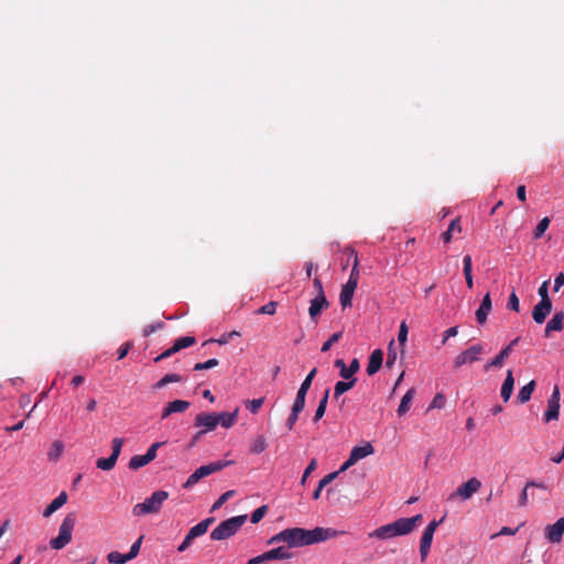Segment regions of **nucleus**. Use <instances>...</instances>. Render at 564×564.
<instances>
[{
  "label": "nucleus",
  "mask_w": 564,
  "mask_h": 564,
  "mask_svg": "<svg viewBox=\"0 0 564 564\" xmlns=\"http://www.w3.org/2000/svg\"><path fill=\"white\" fill-rule=\"evenodd\" d=\"M337 532L330 528L316 527L313 530L303 528H291L284 529L281 532L274 534L268 541V544H276L283 542L285 546H279L268 552L270 561L273 560H289L292 554L288 551L289 547H302L312 545L315 543L327 541L335 538Z\"/></svg>",
  "instance_id": "obj_1"
},
{
  "label": "nucleus",
  "mask_w": 564,
  "mask_h": 564,
  "mask_svg": "<svg viewBox=\"0 0 564 564\" xmlns=\"http://www.w3.org/2000/svg\"><path fill=\"white\" fill-rule=\"evenodd\" d=\"M422 514H416L411 518H400L392 523L377 528L369 534V536L386 540L399 535H405L411 533L414 528L422 522Z\"/></svg>",
  "instance_id": "obj_2"
},
{
  "label": "nucleus",
  "mask_w": 564,
  "mask_h": 564,
  "mask_svg": "<svg viewBox=\"0 0 564 564\" xmlns=\"http://www.w3.org/2000/svg\"><path fill=\"white\" fill-rule=\"evenodd\" d=\"M247 514L236 516L220 522L210 533L214 541H223L235 535L239 529L246 523Z\"/></svg>",
  "instance_id": "obj_3"
},
{
  "label": "nucleus",
  "mask_w": 564,
  "mask_h": 564,
  "mask_svg": "<svg viewBox=\"0 0 564 564\" xmlns=\"http://www.w3.org/2000/svg\"><path fill=\"white\" fill-rule=\"evenodd\" d=\"M169 498V492L164 490L154 491L143 502L137 503L132 508V513L135 517H142L145 514L158 513L163 502Z\"/></svg>",
  "instance_id": "obj_4"
},
{
  "label": "nucleus",
  "mask_w": 564,
  "mask_h": 564,
  "mask_svg": "<svg viewBox=\"0 0 564 564\" xmlns=\"http://www.w3.org/2000/svg\"><path fill=\"white\" fill-rule=\"evenodd\" d=\"M76 521L77 517L75 512H69L65 516L59 525L58 535L50 541V545L53 550H62L72 541Z\"/></svg>",
  "instance_id": "obj_5"
},
{
  "label": "nucleus",
  "mask_w": 564,
  "mask_h": 564,
  "mask_svg": "<svg viewBox=\"0 0 564 564\" xmlns=\"http://www.w3.org/2000/svg\"><path fill=\"white\" fill-rule=\"evenodd\" d=\"M484 352V346L476 344L458 354L453 360V368L459 369L464 365L473 364L480 359V355Z\"/></svg>",
  "instance_id": "obj_6"
},
{
  "label": "nucleus",
  "mask_w": 564,
  "mask_h": 564,
  "mask_svg": "<svg viewBox=\"0 0 564 564\" xmlns=\"http://www.w3.org/2000/svg\"><path fill=\"white\" fill-rule=\"evenodd\" d=\"M481 488V482L476 477H471L466 482L462 484L456 491L452 492L448 496V500H455L456 498H459L460 500L465 501L470 499L476 492L479 491Z\"/></svg>",
  "instance_id": "obj_7"
},
{
  "label": "nucleus",
  "mask_w": 564,
  "mask_h": 564,
  "mask_svg": "<svg viewBox=\"0 0 564 564\" xmlns=\"http://www.w3.org/2000/svg\"><path fill=\"white\" fill-rule=\"evenodd\" d=\"M560 389L557 386L554 387L551 397L547 400V410L544 413V421L551 422L558 419L560 415Z\"/></svg>",
  "instance_id": "obj_8"
},
{
  "label": "nucleus",
  "mask_w": 564,
  "mask_h": 564,
  "mask_svg": "<svg viewBox=\"0 0 564 564\" xmlns=\"http://www.w3.org/2000/svg\"><path fill=\"white\" fill-rule=\"evenodd\" d=\"M520 337L514 338L510 341L508 346H506L494 359L488 361L484 370L488 371L490 368H499L503 365V361L510 356L513 347L519 343Z\"/></svg>",
  "instance_id": "obj_9"
},
{
  "label": "nucleus",
  "mask_w": 564,
  "mask_h": 564,
  "mask_svg": "<svg viewBox=\"0 0 564 564\" xmlns=\"http://www.w3.org/2000/svg\"><path fill=\"white\" fill-rule=\"evenodd\" d=\"M218 425L216 413L203 412L196 415L195 426L202 427L205 433L214 431Z\"/></svg>",
  "instance_id": "obj_10"
},
{
  "label": "nucleus",
  "mask_w": 564,
  "mask_h": 564,
  "mask_svg": "<svg viewBox=\"0 0 564 564\" xmlns=\"http://www.w3.org/2000/svg\"><path fill=\"white\" fill-rule=\"evenodd\" d=\"M545 538L551 543H560L564 534V518H560L555 523L545 527Z\"/></svg>",
  "instance_id": "obj_11"
},
{
  "label": "nucleus",
  "mask_w": 564,
  "mask_h": 564,
  "mask_svg": "<svg viewBox=\"0 0 564 564\" xmlns=\"http://www.w3.org/2000/svg\"><path fill=\"white\" fill-rule=\"evenodd\" d=\"M334 365L340 370L339 375L345 380L355 378V373L360 369V364L357 358L352 359L348 367L343 359H337Z\"/></svg>",
  "instance_id": "obj_12"
},
{
  "label": "nucleus",
  "mask_w": 564,
  "mask_h": 564,
  "mask_svg": "<svg viewBox=\"0 0 564 564\" xmlns=\"http://www.w3.org/2000/svg\"><path fill=\"white\" fill-rule=\"evenodd\" d=\"M552 311V302L540 301L532 310V318L536 324H543Z\"/></svg>",
  "instance_id": "obj_13"
},
{
  "label": "nucleus",
  "mask_w": 564,
  "mask_h": 564,
  "mask_svg": "<svg viewBox=\"0 0 564 564\" xmlns=\"http://www.w3.org/2000/svg\"><path fill=\"white\" fill-rule=\"evenodd\" d=\"M382 361H383L382 350L375 349L369 357V361H368L367 369H366L367 373L369 376H373L375 373H377L382 366Z\"/></svg>",
  "instance_id": "obj_14"
},
{
  "label": "nucleus",
  "mask_w": 564,
  "mask_h": 564,
  "mask_svg": "<svg viewBox=\"0 0 564 564\" xmlns=\"http://www.w3.org/2000/svg\"><path fill=\"white\" fill-rule=\"evenodd\" d=\"M329 305L325 295H316L315 299L311 301V305L308 308L310 316L313 321L321 314L324 308H327Z\"/></svg>",
  "instance_id": "obj_15"
},
{
  "label": "nucleus",
  "mask_w": 564,
  "mask_h": 564,
  "mask_svg": "<svg viewBox=\"0 0 564 564\" xmlns=\"http://www.w3.org/2000/svg\"><path fill=\"white\" fill-rule=\"evenodd\" d=\"M564 327V313L562 311L556 312L552 318L547 322L544 336L549 337L552 332H561Z\"/></svg>",
  "instance_id": "obj_16"
},
{
  "label": "nucleus",
  "mask_w": 564,
  "mask_h": 564,
  "mask_svg": "<svg viewBox=\"0 0 564 564\" xmlns=\"http://www.w3.org/2000/svg\"><path fill=\"white\" fill-rule=\"evenodd\" d=\"M230 464H232L231 460H217V462H213L207 465H203V466L198 467L197 469H198L199 474L203 475V478H205L216 471L224 469L225 467L229 466Z\"/></svg>",
  "instance_id": "obj_17"
},
{
  "label": "nucleus",
  "mask_w": 564,
  "mask_h": 564,
  "mask_svg": "<svg viewBox=\"0 0 564 564\" xmlns=\"http://www.w3.org/2000/svg\"><path fill=\"white\" fill-rule=\"evenodd\" d=\"M356 289L357 285L352 284V282H347L343 285L339 294V302L343 308L351 306V301Z\"/></svg>",
  "instance_id": "obj_18"
},
{
  "label": "nucleus",
  "mask_w": 564,
  "mask_h": 564,
  "mask_svg": "<svg viewBox=\"0 0 564 564\" xmlns=\"http://www.w3.org/2000/svg\"><path fill=\"white\" fill-rule=\"evenodd\" d=\"M491 311V297L489 293H486L482 297L480 306L476 311V318L479 324H484L487 321V316Z\"/></svg>",
  "instance_id": "obj_19"
},
{
  "label": "nucleus",
  "mask_w": 564,
  "mask_h": 564,
  "mask_svg": "<svg viewBox=\"0 0 564 564\" xmlns=\"http://www.w3.org/2000/svg\"><path fill=\"white\" fill-rule=\"evenodd\" d=\"M513 386H514V378H513V375H512V370H508L507 371V375H506V378H505V381L502 383V387H501V398L503 399L505 402H508L511 398V394L513 392Z\"/></svg>",
  "instance_id": "obj_20"
},
{
  "label": "nucleus",
  "mask_w": 564,
  "mask_h": 564,
  "mask_svg": "<svg viewBox=\"0 0 564 564\" xmlns=\"http://www.w3.org/2000/svg\"><path fill=\"white\" fill-rule=\"evenodd\" d=\"M375 448L370 443H366L364 446H355L350 452V457L357 463L360 459L373 454Z\"/></svg>",
  "instance_id": "obj_21"
},
{
  "label": "nucleus",
  "mask_w": 564,
  "mask_h": 564,
  "mask_svg": "<svg viewBox=\"0 0 564 564\" xmlns=\"http://www.w3.org/2000/svg\"><path fill=\"white\" fill-rule=\"evenodd\" d=\"M67 501V494L65 491H62L44 510L43 516L45 518H48L52 516L56 510L62 508Z\"/></svg>",
  "instance_id": "obj_22"
},
{
  "label": "nucleus",
  "mask_w": 564,
  "mask_h": 564,
  "mask_svg": "<svg viewBox=\"0 0 564 564\" xmlns=\"http://www.w3.org/2000/svg\"><path fill=\"white\" fill-rule=\"evenodd\" d=\"M216 417L218 420V424H220L225 429H229L234 426L238 420V409H236L234 412H221L216 413Z\"/></svg>",
  "instance_id": "obj_23"
},
{
  "label": "nucleus",
  "mask_w": 564,
  "mask_h": 564,
  "mask_svg": "<svg viewBox=\"0 0 564 564\" xmlns=\"http://www.w3.org/2000/svg\"><path fill=\"white\" fill-rule=\"evenodd\" d=\"M214 522V518H207L193 528L189 529L188 534L193 536L194 539L205 534L210 525V523Z\"/></svg>",
  "instance_id": "obj_24"
},
{
  "label": "nucleus",
  "mask_w": 564,
  "mask_h": 564,
  "mask_svg": "<svg viewBox=\"0 0 564 564\" xmlns=\"http://www.w3.org/2000/svg\"><path fill=\"white\" fill-rule=\"evenodd\" d=\"M415 394L414 388H411L406 391V393L401 399L400 405L398 408V415L403 416L410 409V404L413 400V397Z\"/></svg>",
  "instance_id": "obj_25"
},
{
  "label": "nucleus",
  "mask_w": 564,
  "mask_h": 564,
  "mask_svg": "<svg viewBox=\"0 0 564 564\" xmlns=\"http://www.w3.org/2000/svg\"><path fill=\"white\" fill-rule=\"evenodd\" d=\"M535 389V381L534 380H531L529 383H527L525 386H523L519 393H518V401L520 403H527L530 399H531V395L533 393Z\"/></svg>",
  "instance_id": "obj_26"
},
{
  "label": "nucleus",
  "mask_w": 564,
  "mask_h": 564,
  "mask_svg": "<svg viewBox=\"0 0 564 564\" xmlns=\"http://www.w3.org/2000/svg\"><path fill=\"white\" fill-rule=\"evenodd\" d=\"M356 381L357 379L352 378L351 380L336 382L334 387V399H338L341 394L350 390L355 386Z\"/></svg>",
  "instance_id": "obj_27"
},
{
  "label": "nucleus",
  "mask_w": 564,
  "mask_h": 564,
  "mask_svg": "<svg viewBox=\"0 0 564 564\" xmlns=\"http://www.w3.org/2000/svg\"><path fill=\"white\" fill-rule=\"evenodd\" d=\"M346 252H348L350 257H354V265H352V269H351V272H350V275H349V279L347 282H352V284L358 285V280H359L358 254L355 251V249H347Z\"/></svg>",
  "instance_id": "obj_28"
},
{
  "label": "nucleus",
  "mask_w": 564,
  "mask_h": 564,
  "mask_svg": "<svg viewBox=\"0 0 564 564\" xmlns=\"http://www.w3.org/2000/svg\"><path fill=\"white\" fill-rule=\"evenodd\" d=\"M441 522H442V520L441 521L433 520L432 522H430L421 536L420 543H425V544L431 545L432 541H433L434 532Z\"/></svg>",
  "instance_id": "obj_29"
},
{
  "label": "nucleus",
  "mask_w": 564,
  "mask_h": 564,
  "mask_svg": "<svg viewBox=\"0 0 564 564\" xmlns=\"http://www.w3.org/2000/svg\"><path fill=\"white\" fill-rule=\"evenodd\" d=\"M329 393H330V390L326 389L324 392V395L319 400L318 406H317V409L315 411V415L313 417L314 422H318L324 416L326 408H327Z\"/></svg>",
  "instance_id": "obj_30"
},
{
  "label": "nucleus",
  "mask_w": 564,
  "mask_h": 564,
  "mask_svg": "<svg viewBox=\"0 0 564 564\" xmlns=\"http://www.w3.org/2000/svg\"><path fill=\"white\" fill-rule=\"evenodd\" d=\"M268 447L267 440L263 435H257L250 446V452L252 454H261Z\"/></svg>",
  "instance_id": "obj_31"
},
{
  "label": "nucleus",
  "mask_w": 564,
  "mask_h": 564,
  "mask_svg": "<svg viewBox=\"0 0 564 564\" xmlns=\"http://www.w3.org/2000/svg\"><path fill=\"white\" fill-rule=\"evenodd\" d=\"M454 231H457V232L462 231L459 218L452 220L447 230L443 232L442 238H443L444 242H446V243L451 242Z\"/></svg>",
  "instance_id": "obj_32"
},
{
  "label": "nucleus",
  "mask_w": 564,
  "mask_h": 564,
  "mask_svg": "<svg viewBox=\"0 0 564 564\" xmlns=\"http://www.w3.org/2000/svg\"><path fill=\"white\" fill-rule=\"evenodd\" d=\"M182 381V377L177 373H167L162 379H160L155 384L154 389H162L169 383L180 382Z\"/></svg>",
  "instance_id": "obj_33"
},
{
  "label": "nucleus",
  "mask_w": 564,
  "mask_h": 564,
  "mask_svg": "<svg viewBox=\"0 0 564 564\" xmlns=\"http://www.w3.org/2000/svg\"><path fill=\"white\" fill-rule=\"evenodd\" d=\"M117 459L115 455H110L107 458H98L96 462L97 468L101 470H111L116 466Z\"/></svg>",
  "instance_id": "obj_34"
},
{
  "label": "nucleus",
  "mask_w": 564,
  "mask_h": 564,
  "mask_svg": "<svg viewBox=\"0 0 564 564\" xmlns=\"http://www.w3.org/2000/svg\"><path fill=\"white\" fill-rule=\"evenodd\" d=\"M196 343V339L195 337H192V336H185V337H180L177 338L174 344H173V347L174 349L177 351L184 349V348H187V347H191L193 346L194 344Z\"/></svg>",
  "instance_id": "obj_35"
},
{
  "label": "nucleus",
  "mask_w": 564,
  "mask_h": 564,
  "mask_svg": "<svg viewBox=\"0 0 564 564\" xmlns=\"http://www.w3.org/2000/svg\"><path fill=\"white\" fill-rule=\"evenodd\" d=\"M167 404L172 413L185 412L191 406V403L185 400H174Z\"/></svg>",
  "instance_id": "obj_36"
},
{
  "label": "nucleus",
  "mask_w": 564,
  "mask_h": 564,
  "mask_svg": "<svg viewBox=\"0 0 564 564\" xmlns=\"http://www.w3.org/2000/svg\"><path fill=\"white\" fill-rule=\"evenodd\" d=\"M150 462L147 459L145 455H134L131 457L129 462V468L137 470L145 465H148Z\"/></svg>",
  "instance_id": "obj_37"
},
{
  "label": "nucleus",
  "mask_w": 564,
  "mask_h": 564,
  "mask_svg": "<svg viewBox=\"0 0 564 564\" xmlns=\"http://www.w3.org/2000/svg\"><path fill=\"white\" fill-rule=\"evenodd\" d=\"M550 221L551 220L549 217H544L539 221V224L536 225V227L533 231L534 239H539L544 235V232L549 228Z\"/></svg>",
  "instance_id": "obj_38"
},
{
  "label": "nucleus",
  "mask_w": 564,
  "mask_h": 564,
  "mask_svg": "<svg viewBox=\"0 0 564 564\" xmlns=\"http://www.w3.org/2000/svg\"><path fill=\"white\" fill-rule=\"evenodd\" d=\"M305 398H306L305 393H303L302 391H297L291 411L301 413L305 408Z\"/></svg>",
  "instance_id": "obj_39"
},
{
  "label": "nucleus",
  "mask_w": 564,
  "mask_h": 564,
  "mask_svg": "<svg viewBox=\"0 0 564 564\" xmlns=\"http://www.w3.org/2000/svg\"><path fill=\"white\" fill-rule=\"evenodd\" d=\"M107 560L111 564H124L129 562V556H127V554H121L117 551H112L107 555Z\"/></svg>",
  "instance_id": "obj_40"
},
{
  "label": "nucleus",
  "mask_w": 564,
  "mask_h": 564,
  "mask_svg": "<svg viewBox=\"0 0 564 564\" xmlns=\"http://www.w3.org/2000/svg\"><path fill=\"white\" fill-rule=\"evenodd\" d=\"M317 373V369L313 368L308 375L305 377L304 381L302 382L299 391H302L303 393L307 394V391L310 390L312 382Z\"/></svg>",
  "instance_id": "obj_41"
},
{
  "label": "nucleus",
  "mask_w": 564,
  "mask_h": 564,
  "mask_svg": "<svg viewBox=\"0 0 564 564\" xmlns=\"http://www.w3.org/2000/svg\"><path fill=\"white\" fill-rule=\"evenodd\" d=\"M200 479H203V475L199 474L198 469H196L183 484L184 489L193 488Z\"/></svg>",
  "instance_id": "obj_42"
},
{
  "label": "nucleus",
  "mask_w": 564,
  "mask_h": 564,
  "mask_svg": "<svg viewBox=\"0 0 564 564\" xmlns=\"http://www.w3.org/2000/svg\"><path fill=\"white\" fill-rule=\"evenodd\" d=\"M218 365H219L218 359L212 358V359H208L205 362H197V364H195L194 370L195 371L207 370V369H212L214 367H217Z\"/></svg>",
  "instance_id": "obj_43"
},
{
  "label": "nucleus",
  "mask_w": 564,
  "mask_h": 564,
  "mask_svg": "<svg viewBox=\"0 0 564 564\" xmlns=\"http://www.w3.org/2000/svg\"><path fill=\"white\" fill-rule=\"evenodd\" d=\"M264 403V398H259V399H253V400H248L246 402V408L251 412V413H257L259 411V409L263 405Z\"/></svg>",
  "instance_id": "obj_44"
},
{
  "label": "nucleus",
  "mask_w": 564,
  "mask_h": 564,
  "mask_svg": "<svg viewBox=\"0 0 564 564\" xmlns=\"http://www.w3.org/2000/svg\"><path fill=\"white\" fill-rule=\"evenodd\" d=\"M236 336H240V333L237 332V330H232V332H229L225 335H223L220 338L218 339H209L208 343H218L219 345H226L227 343H229V340H231L234 337ZM207 344V341L205 343Z\"/></svg>",
  "instance_id": "obj_45"
},
{
  "label": "nucleus",
  "mask_w": 564,
  "mask_h": 564,
  "mask_svg": "<svg viewBox=\"0 0 564 564\" xmlns=\"http://www.w3.org/2000/svg\"><path fill=\"white\" fill-rule=\"evenodd\" d=\"M267 511H268V506H265V505H263V506H261V507L257 508V509L252 512V514H251V518H250L251 522H252V523H258V522H260V521H261V519L265 516Z\"/></svg>",
  "instance_id": "obj_46"
},
{
  "label": "nucleus",
  "mask_w": 564,
  "mask_h": 564,
  "mask_svg": "<svg viewBox=\"0 0 564 564\" xmlns=\"http://www.w3.org/2000/svg\"><path fill=\"white\" fill-rule=\"evenodd\" d=\"M235 495V490L224 492L213 505L212 511L219 509L229 498Z\"/></svg>",
  "instance_id": "obj_47"
},
{
  "label": "nucleus",
  "mask_w": 564,
  "mask_h": 564,
  "mask_svg": "<svg viewBox=\"0 0 564 564\" xmlns=\"http://www.w3.org/2000/svg\"><path fill=\"white\" fill-rule=\"evenodd\" d=\"M393 343L394 341L391 340V343L388 347V354H387V360H386V366L388 368H392L397 361V351L393 349Z\"/></svg>",
  "instance_id": "obj_48"
},
{
  "label": "nucleus",
  "mask_w": 564,
  "mask_h": 564,
  "mask_svg": "<svg viewBox=\"0 0 564 564\" xmlns=\"http://www.w3.org/2000/svg\"><path fill=\"white\" fill-rule=\"evenodd\" d=\"M409 328L405 322H402L399 328L398 340L400 346L404 347L408 340Z\"/></svg>",
  "instance_id": "obj_49"
},
{
  "label": "nucleus",
  "mask_w": 564,
  "mask_h": 564,
  "mask_svg": "<svg viewBox=\"0 0 564 564\" xmlns=\"http://www.w3.org/2000/svg\"><path fill=\"white\" fill-rule=\"evenodd\" d=\"M341 335H343V333H341V332L334 333V334L329 337V339H328V340H326V341L323 344V346H322V349H321V350H322L323 352L328 351V350L330 349V347H332L335 343H337V341L340 339Z\"/></svg>",
  "instance_id": "obj_50"
},
{
  "label": "nucleus",
  "mask_w": 564,
  "mask_h": 564,
  "mask_svg": "<svg viewBox=\"0 0 564 564\" xmlns=\"http://www.w3.org/2000/svg\"><path fill=\"white\" fill-rule=\"evenodd\" d=\"M317 467V460L315 458H313L308 465L306 466L305 470H304V474L301 478V485H305L306 484V480H307V477L316 469Z\"/></svg>",
  "instance_id": "obj_51"
},
{
  "label": "nucleus",
  "mask_w": 564,
  "mask_h": 564,
  "mask_svg": "<svg viewBox=\"0 0 564 564\" xmlns=\"http://www.w3.org/2000/svg\"><path fill=\"white\" fill-rule=\"evenodd\" d=\"M445 403H446V399H445L444 394L437 393L433 398L429 409H443L445 406Z\"/></svg>",
  "instance_id": "obj_52"
},
{
  "label": "nucleus",
  "mask_w": 564,
  "mask_h": 564,
  "mask_svg": "<svg viewBox=\"0 0 564 564\" xmlns=\"http://www.w3.org/2000/svg\"><path fill=\"white\" fill-rule=\"evenodd\" d=\"M163 445L162 442H155L153 443L147 451V453L144 454L147 459L151 463L152 460L155 459L156 457V452L158 449Z\"/></svg>",
  "instance_id": "obj_53"
},
{
  "label": "nucleus",
  "mask_w": 564,
  "mask_h": 564,
  "mask_svg": "<svg viewBox=\"0 0 564 564\" xmlns=\"http://www.w3.org/2000/svg\"><path fill=\"white\" fill-rule=\"evenodd\" d=\"M163 327H164V323L161 322V321H159L156 323H153V324H150V325H147L143 328V336L148 337L151 334L155 333L156 330L162 329Z\"/></svg>",
  "instance_id": "obj_54"
},
{
  "label": "nucleus",
  "mask_w": 564,
  "mask_h": 564,
  "mask_svg": "<svg viewBox=\"0 0 564 564\" xmlns=\"http://www.w3.org/2000/svg\"><path fill=\"white\" fill-rule=\"evenodd\" d=\"M276 302L274 301H271L267 304H264L263 306H261L259 310H258V314H268V315H273L276 311Z\"/></svg>",
  "instance_id": "obj_55"
},
{
  "label": "nucleus",
  "mask_w": 564,
  "mask_h": 564,
  "mask_svg": "<svg viewBox=\"0 0 564 564\" xmlns=\"http://www.w3.org/2000/svg\"><path fill=\"white\" fill-rule=\"evenodd\" d=\"M122 445H123V438H120V437H116L111 442V448H112L111 455H115L117 460L121 453Z\"/></svg>",
  "instance_id": "obj_56"
},
{
  "label": "nucleus",
  "mask_w": 564,
  "mask_h": 564,
  "mask_svg": "<svg viewBox=\"0 0 564 564\" xmlns=\"http://www.w3.org/2000/svg\"><path fill=\"white\" fill-rule=\"evenodd\" d=\"M339 475V471H333V473H329L327 474L326 476H324L319 482H318V487L319 489H324L327 485H329L334 479L337 478V476Z\"/></svg>",
  "instance_id": "obj_57"
},
{
  "label": "nucleus",
  "mask_w": 564,
  "mask_h": 564,
  "mask_svg": "<svg viewBox=\"0 0 564 564\" xmlns=\"http://www.w3.org/2000/svg\"><path fill=\"white\" fill-rule=\"evenodd\" d=\"M538 293H539V295H540V297H541V300H540V301H543V302H552V301H551V299H550V296H549V281H544V282L540 285V288H539V290H538Z\"/></svg>",
  "instance_id": "obj_58"
},
{
  "label": "nucleus",
  "mask_w": 564,
  "mask_h": 564,
  "mask_svg": "<svg viewBox=\"0 0 564 564\" xmlns=\"http://www.w3.org/2000/svg\"><path fill=\"white\" fill-rule=\"evenodd\" d=\"M142 536H140L130 547L129 553H127V556H129V561L133 560L138 556L142 543Z\"/></svg>",
  "instance_id": "obj_59"
},
{
  "label": "nucleus",
  "mask_w": 564,
  "mask_h": 564,
  "mask_svg": "<svg viewBox=\"0 0 564 564\" xmlns=\"http://www.w3.org/2000/svg\"><path fill=\"white\" fill-rule=\"evenodd\" d=\"M507 307L514 312H519L520 303H519V297L517 296L516 292H512L510 294Z\"/></svg>",
  "instance_id": "obj_60"
},
{
  "label": "nucleus",
  "mask_w": 564,
  "mask_h": 564,
  "mask_svg": "<svg viewBox=\"0 0 564 564\" xmlns=\"http://www.w3.org/2000/svg\"><path fill=\"white\" fill-rule=\"evenodd\" d=\"M458 334V326H453L443 333L442 345H445L451 337H455Z\"/></svg>",
  "instance_id": "obj_61"
},
{
  "label": "nucleus",
  "mask_w": 564,
  "mask_h": 564,
  "mask_svg": "<svg viewBox=\"0 0 564 564\" xmlns=\"http://www.w3.org/2000/svg\"><path fill=\"white\" fill-rule=\"evenodd\" d=\"M132 346H133V344L131 341H127L123 345H121L117 351L118 359L119 360L123 359L128 355V352L132 348Z\"/></svg>",
  "instance_id": "obj_62"
},
{
  "label": "nucleus",
  "mask_w": 564,
  "mask_h": 564,
  "mask_svg": "<svg viewBox=\"0 0 564 564\" xmlns=\"http://www.w3.org/2000/svg\"><path fill=\"white\" fill-rule=\"evenodd\" d=\"M269 561H270V558H269L268 552H264L261 555L250 558L247 562V564H264Z\"/></svg>",
  "instance_id": "obj_63"
},
{
  "label": "nucleus",
  "mask_w": 564,
  "mask_h": 564,
  "mask_svg": "<svg viewBox=\"0 0 564 564\" xmlns=\"http://www.w3.org/2000/svg\"><path fill=\"white\" fill-rule=\"evenodd\" d=\"M299 414L300 413L291 411L290 415L285 421V426L288 427L289 431H292L294 429V425L299 419Z\"/></svg>",
  "instance_id": "obj_64"
}]
</instances>
